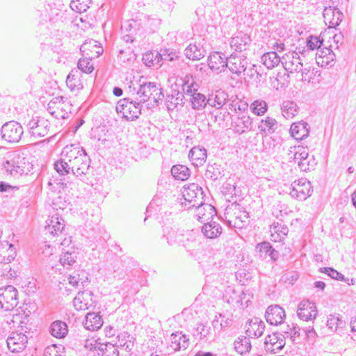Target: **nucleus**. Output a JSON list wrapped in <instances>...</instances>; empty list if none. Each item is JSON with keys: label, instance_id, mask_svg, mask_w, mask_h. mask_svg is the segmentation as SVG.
I'll return each instance as SVG.
<instances>
[{"label": "nucleus", "instance_id": "nucleus-12", "mask_svg": "<svg viewBox=\"0 0 356 356\" xmlns=\"http://www.w3.org/2000/svg\"><path fill=\"white\" fill-rule=\"evenodd\" d=\"M297 314L298 317L303 321L313 320L317 316L316 306L314 302L303 300L298 306Z\"/></svg>", "mask_w": 356, "mask_h": 356}, {"label": "nucleus", "instance_id": "nucleus-22", "mask_svg": "<svg viewBox=\"0 0 356 356\" xmlns=\"http://www.w3.org/2000/svg\"><path fill=\"white\" fill-rule=\"evenodd\" d=\"M186 56L193 60H199L206 55V50L200 43L190 44L185 49Z\"/></svg>", "mask_w": 356, "mask_h": 356}, {"label": "nucleus", "instance_id": "nucleus-17", "mask_svg": "<svg viewBox=\"0 0 356 356\" xmlns=\"http://www.w3.org/2000/svg\"><path fill=\"white\" fill-rule=\"evenodd\" d=\"M335 55L331 47L320 48L316 54V61L318 65L326 67L332 65L334 61Z\"/></svg>", "mask_w": 356, "mask_h": 356}, {"label": "nucleus", "instance_id": "nucleus-6", "mask_svg": "<svg viewBox=\"0 0 356 356\" xmlns=\"http://www.w3.org/2000/svg\"><path fill=\"white\" fill-rule=\"evenodd\" d=\"M8 349L13 353H20L25 349L28 343V337L25 333L20 330L13 331L6 340Z\"/></svg>", "mask_w": 356, "mask_h": 356}, {"label": "nucleus", "instance_id": "nucleus-1", "mask_svg": "<svg viewBox=\"0 0 356 356\" xmlns=\"http://www.w3.org/2000/svg\"><path fill=\"white\" fill-rule=\"evenodd\" d=\"M90 159L85 149L75 145L63 148L60 159L54 163V169L60 175L72 173L83 180L89 173Z\"/></svg>", "mask_w": 356, "mask_h": 356}, {"label": "nucleus", "instance_id": "nucleus-34", "mask_svg": "<svg viewBox=\"0 0 356 356\" xmlns=\"http://www.w3.org/2000/svg\"><path fill=\"white\" fill-rule=\"evenodd\" d=\"M235 350L243 355L249 353L251 350L252 346L250 339L245 336H239L234 343Z\"/></svg>", "mask_w": 356, "mask_h": 356}, {"label": "nucleus", "instance_id": "nucleus-48", "mask_svg": "<svg viewBox=\"0 0 356 356\" xmlns=\"http://www.w3.org/2000/svg\"><path fill=\"white\" fill-rule=\"evenodd\" d=\"M91 1V0H72L70 8L77 13H83L89 8Z\"/></svg>", "mask_w": 356, "mask_h": 356}, {"label": "nucleus", "instance_id": "nucleus-53", "mask_svg": "<svg viewBox=\"0 0 356 356\" xmlns=\"http://www.w3.org/2000/svg\"><path fill=\"white\" fill-rule=\"evenodd\" d=\"M111 134L106 126H99L95 130V138L99 141L105 142L108 140Z\"/></svg>", "mask_w": 356, "mask_h": 356}, {"label": "nucleus", "instance_id": "nucleus-37", "mask_svg": "<svg viewBox=\"0 0 356 356\" xmlns=\"http://www.w3.org/2000/svg\"><path fill=\"white\" fill-rule=\"evenodd\" d=\"M133 108L138 109L139 111H141L143 104L140 102L130 101L128 98H124L118 101L115 106L116 111H122L124 110L131 111Z\"/></svg>", "mask_w": 356, "mask_h": 356}, {"label": "nucleus", "instance_id": "nucleus-14", "mask_svg": "<svg viewBox=\"0 0 356 356\" xmlns=\"http://www.w3.org/2000/svg\"><path fill=\"white\" fill-rule=\"evenodd\" d=\"M93 293L90 291H81L74 298V305L77 310H86L94 304L92 300Z\"/></svg>", "mask_w": 356, "mask_h": 356}, {"label": "nucleus", "instance_id": "nucleus-25", "mask_svg": "<svg viewBox=\"0 0 356 356\" xmlns=\"http://www.w3.org/2000/svg\"><path fill=\"white\" fill-rule=\"evenodd\" d=\"M235 115H232L233 123L236 127L237 132H244L245 129H248L252 124V120L246 113H234Z\"/></svg>", "mask_w": 356, "mask_h": 356}, {"label": "nucleus", "instance_id": "nucleus-28", "mask_svg": "<svg viewBox=\"0 0 356 356\" xmlns=\"http://www.w3.org/2000/svg\"><path fill=\"white\" fill-rule=\"evenodd\" d=\"M227 95L221 90L216 91L215 94H212L209 97L207 103L211 107L216 109H221L226 105Z\"/></svg>", "mask_w": 356, "mask_h": 356}, {"label": "nucleus", "instance_id": "nucleus-18", "mask_svg": "<svg viewBox=\"0 0 356 356\" xmlns=\"http://www.w3.org/2000/svg\"><path fill=\"white\" fill-rule=\"evenodd\" d=\"M343 17V13L337 8H326L323 11L325 22L328 24L330 28L339 26Z\"/></svg>", "mask_w": 356, "mask_h": 356}, {"label": "nucleus", "instance_id": "nucleus-56", "mask_svg": "<svg viewBox=\"0 0 356 356\" xmlns=\"http://www.w3.org/2000/svg\"><path fill=\"white\" fill-rule=\"evenodd\" d=\"M321 273H326L331 278L337 280H345V277L341 273L332 268H322L320 269Z\"/></svg>", "mask_w": 356, "mask_h": 356}, {"label": "nucleus", "instance_id": "nucleus-27", "mask_svg": "<svg viewBox=\"0 0 356 356\" xmlns=\"http://www.w3.org/2000/svg\"><path fill=\"white\" fill-rule=\"evenodd\" d=\"M170 340V347L175 351H178L181 349L186 350L189 344L188 338L186 335L182 334L181 332L172 334Z\"/></svg>", "mask_w": 356, "mask_h": 356}, {"label": "nucleus", "instance_id": "nucleus-29", "mask_svg": "<svg viewBox=\"0 0 356 356\" xmlns=\"http://www.w3.org/2000/svg\"><path fill=\"white\" fill-rule=\"evenodd\" d=\"M270 232L271 241L280 242L287 235L289 229L282 222H276L270 226Z\"/></svg>", "mask_w": 356, "mask_h": 356}, {"label": "nucleus", "instance_id": "nucleus-31", "mask_svg": "<svg viewBox=\"0 0 356 356\" xmlns=\"http://www.w3.org/2000/svg\"><path fill=\"white\" fill-rule=\"evenodd\" d=\"M264 323L257 318L251 319L249 322V326L246 330V333L249 337H259L264 331Z\"/></svg>", "mask_w": 356, "mask_h": 356}, {"label": "nucleus", "instance_id": "nucleus-54", "mask_svg": "<svg viewBox=\"0 0 356 356\" xmlns=\"http://www.w3.org/2000/svg\"><path fill=\"white\" fill-rule=\"evenodd\" d=\"M91 58L88 56L84 58H80L78 62V68L85 73H91L93 70V65L91 63Z\"/></svg>", "mask_w": 356, "mask_h": 356}, {"label": "nucleus", "instance_id": "nucleus-33", "mask_svg": "<svg viewBox=\"0 0 356 356\" xmlns=\"http://www.w3.org/2000/svg\"><path fill=\"white\" fill-rule=\"evenodd\" d=\"M163 237L166 238L168 245H174L179 244L183 241L182 234L178 233L175 229L170 227H163Z\"/></svg>", "mask_w": 356, "mask_h": 356}, {"label": "nucleus", "instance_id": "nucleus-43", "mask_svg": "<svg viewBox=\"0 0 356 356\" xmlns=\"http://www.w3.org/2000/svg\"><path fill=\"white\" fill-rule=\"evenodd\" d=\"M289 156L290 159L293 160L298 165L300 161L307 159L309 153L303 147L298 146L294 147L293 150L290 149Z\"/></svg>", "mask_w": 356, "mask_h": 356}, {"label": "nucleus", "instance_id": "nucleus-41", "mask_svg": "<svg viewBox=\"0 0 356 356\" xmlns=\"http://www.w3.org/2000/svg\"><path fill=\"white\" fill-rule=\"evenodd\" d=\"M3 165L6 172H9L10 175L26 173L25 167L23 166L19 161L8 160L3 163Z\"/></svg>", "mask_w": 356, "mask_h": 356}, {"label": "nucleus", "instance_id": "nucleus-21", "mask_svg": "<svg viewBox=\"0 0 356 356\" xmlns=\"http://www.w3.org/2000/svg\"><path fill=\"white\" fill-rule=\"evenodd\" d=\"M45 230L53 236H58L64 229V220L58 216H52L46 221Z\"/></svg>", "mask_w": 356, "mask_h": 356}, {"label": "nucleus", "instance_id": "nucleus-7", "mask_svg": "<svg viewBox=\"0 0 356 356\" xmlns=\"http://www.w3.org/2000/svg\"><path fill=\"white\" fill-rule=\"evenodd\" d=\"M282 64L290 73L300 72L303 67L302 59L298 52L289 51L282 58Z\"/></svg>", "mask_w": 356, "mask_h": 356}, {"label": "nucleus", "instance_id": "nucleus-45", "mask_svg": "<svg viewBox=\"0 0 356 356\" xmlns=\"http://www.w3.org/2000/svg\"><path fill=\"white\" fill-rule=\"evenodd\" d=\"M99 356H118L119 352L115 346L112 343H106L100 344L98 347Z\"/></svg>", "mask_w": 356, "mask_h": 356}, {"label": "nucleus", "instance_id": "nucleus-51", "mask_svg": "<svg viewBox=\"0 0 356 356\" xmlns=\"http://www.w3.org/2000/svg\"><path fill=\"white\" fill-rule=\"evenodd\" d=\"M343 324L344 323L337 316L330 315L327 317V326L332 332H337Z\"/></svg>", "mask_w": 356, "mask_h": 356}, {"label": "nucleus", "instance_id": "nucleus-49", "mask_svg": "<svg viewBox=\"0 0 356 356\" xmlns=\"http://www.w3.org/2000/svg\"><path fill=\"white\" fill-rule=\"evenodd\" d=\"M177 97H175L173 95L168 96L165 101V105L168 111H172L178 106V105L181 104L183 95L177 92Z\"/></svg>", "mask_w": 356, "mask_h": 356}, {"label": "nucleus", "instance_id": "nucleus-36", "mask_svg": "<svg viewBox=\"0 0 356 356\" xmlns=\"http://www.w3.org/2000/svg\"><path fill=\"white\" fill-rule=\"evenodd\" d=\"M81 73L77 70L70 72L66 79V84L72 91L79 90L82 88L81 79Z\"/></svg>", "mask_w": 356, "mask_h": 356}, {"label": "nucleus", "instance_id": "nucleus-8", "mask_svg": "<svg viewBox=\"0 0 356 356\" xmlns=\"http://www.w3.org/2000/svg\"><path fill=\"white\" fill-rule=\"evenodd\" d=\"M50 123L48 120L44 118H33L28 123L27 127L31 136L44 137L49 131Z\"/></svg>", "mask_w": 356, "mask_h": 356}, {"label": "nucleus", "instance_id": "nucleus-40", "mask_svg": "<svg viewBox=\"0 0 356 356\" xmlns=\"http://www.w3.org/2000/svg\"><path fill=\"white\" fill-rule=\"evenodd\" d=\"M77 252L74 250L63 252L60 257V264L67 269L70 268L76 264Z\"/></svg>", "mask_w": 356, "mask_h": 356}, {"label": "nucleus", "instance_id": "nucleus-4", "mask_svg": "<svg viewBox=\"0 0 356 356\" xmlns=\"http://www.w3.org/2000/svg\"><path fill=\"white\" fill-rule=\"evenodd\" d=\"M17 290L11 285L0 288V307L10 311L18 305Z\"/></svg>", "mask_w": 356, "mask_h": 356}, {"label": "nucleus", "instance_id": "nucleus-20", "mask_svg": "<svg viewBox=\"0 0 356 356\" xmlns=\"http://www.w3.org/2000/svg\"><path fill=\"white\" fill-rule=\"evenodd\" d=\"M16 257L14 245L6 241H0V263L8 264Z\"/></svg>", "mask_w": 356, "mask_h": 356}, {"label": "nucleus", "instance_id": "nucleus-55", "mask_svg": "<svg viewBox=\"0 0 356 356\" xmlns=\"http://www.w3.org/2000/svg\"><path fill=\"white\" fill-rule=\"evenodd\" d=\"M97 41L90 40L84 42L80 48L81 51L89 58H93V49L97 46Z\"/></svg>", "mask_w": 356, "mask_h": 356}, {"label": "nucleus", "instance_id": "nucleus-57", "mask_svg": "<svg viewBox=\"0 0 356 356\" xmlns=\"http://www.w3.org/2000/svg\"><path fill=\"white\" fill-rule=\"evenodd\" d=\"M314 69H312V67L306 64L305 67H302L301 72L302 81H306L307 83H310L312 81L314 75Z\"/></svg>", "mask_w": 356, "mask_h": 356}, {"label": "nucleus", "instance_id": "nucleus-11", "mask_svg": "<svg viewBox=\"0 0 356 356\" xmlns=\"http://www.w3.org/2000/svg\"><path fill=\"white\" fill-rule=\"evenodd\" d=\"M248 65L246 56L244 54L238 56L232 54L227 58V67L233 73L237 75L245 72Z\"/></svg>", "mask_w": 356, "mask_h": 356}, {"label": "nucleus", "instance_id": "nucleus-50", "mask_svg": "<svg viewBox=\"0 0 356 356\" xmlns=\"http://www.w3.org/2000/svg\"><path fill=\"white\" fill-rule=\"evenodd\" d=\"M157 52H147L143 56V63L149 67H156L159 65V58Z\"/></svg>", "mask_w": 356, "mask_h": 356}, {"label": "nucleus", "instance_id": "nucleus-3", "mask_svg": "<svg viewBox=\"0 0 356 356\" xmlns=\"http://www.w3.org/2000/svg\"><path fill=\"white\" fill-rule=\"evenodd\" d=\"M23 133L21 124L14 120L4 123L1 129V138L9 143H18Z\"/></svg>", "mask_w": 356, "mask_h": 356}, {"label": "nucleus", "instance_id": "nucleus-58", "mask_svg": "<svg viewBox=\"0 0 356 356\" xmlns=\"http://www.w3.org/2000/svg\"><path fill=\"white\" fill-rule=\"evenodd\" d=\"M245 73L247 74V76H250L253 81L256 82L259 81L262 76L258 70V67L255 65H253L248 70L246 69Z\"/></svg>", "mask_w": 356, "mask_h": 356}, {"label": "nucleus", "instance_id": "nucleus-35", "mask_svg": "<svg viewBox=\"0 0 356 356\" xmlns=\"http://www.w3.org/2000/svg\"><path fill=\"white\" fill-rule=\"evenodd\" d=\"M307 125L306 122H302L293 123L290 129L291 136L296 140H302L305 137L308 136L309 129Z\"/></svg>", "mask_w": 356, "mask_h": 356}, {"label": "nucleus", "instance_id": "nucleus-44", "mask_svg": "<svg viewBox=\"0 0 356 356\" xmlns=\"http://www.w3.org/2000/svg\"><path fill=\"white\" fill-rule=\"evenodd\" d=\"M245 294L243 292L236 293V290L229 286L226 291L224 297L226 298L227 302L229 304L241 303L243 304V298Z\"/></svg>", "mask_w": 356, "mask_h": 356}, {"label": "nucleus", "instance_id": "nucleus-30", "mask_svg": "<svg viewBox=\"0 0 356 356\" xmlns=\"http://www.w3.org/2000/svg\"><path fill=\"white\" fill-rule=\"evenodd\" d=\"M103 325L102 316L96 313H88L86 316L84 327L88 330L94 331L99 329Z\"/></svg>", "mask_w": 356, "mask_h": 356}, {"label": "nucleus", "instance_id": "nucleus-19", "mask_svg": "<svg viewBox=\"0 0 356 356\" xmlns=\"http://www.w3.org/2000/svg\"><path fill=\"white\" fill-rule=\"evenodd\" d=\"M281 138L278 136H265L263 138V151L268 154H273L277 152L281 147Z\"/></svg>", "mask_w": 356, "mask_h": 356}, {"label": "nucleus", "instance_id": "nucleus-62", "mask_svg": "<svg viewBox=\"0 0 356 356\" xmlns=\"http://www.w3.org/2000/svg\"><path fill=\"white\" fill-rule=\"evenodd\" d=\"M196 332L200 339H204L210 334L211 327L205 324L200 323L197 325Z\"/></svg>", "mask_w": 356, "mask_h": 356}, {"label": "nucleus", "instance_id": "nucleus-42", "mask_svg": "<svg viewBox=\"0 0 356 356\" xmlns=\"http://www.w3.org/2000/svg\"><path fill=\"white\" fill-rule=\"evenodd\" d=\"M67 326L65 323L56 321L51 323L50 327V332L52 336L56 338H63L67 333Z\"/></svg>", "mask_w": 356, "mask_h": 356}, {"label": "nucleus", "instance_id": "nucleus-32", "mask_svg": "<svg viewBox=\"0 0 356 356\" xmlns=\"http://www.w3.org/2000/svg\"><path fill=\"white\" fill-rule=\"evenodd\" d=\"M179 81L183 92L186 95L192 94L198 90L199 86L191 75H186L184 78H180Z\"/></svg>", "mask_w": 356, "mask_h": 356}, {"label": "nucleus", "instance_id": "nucleus-24", "mask_svg": "<svg viewBox=\"0 0 356 356\" xmlns=\"http://www.w3.org/2000/svg\"><path fill=\"white\" fill-rule=\"evenodd\" d=\"M208 65L212 70L220 72L225 67H227V58L222 57L221 53L214 52L209 57Z\"/></svg>", "mask_w": 356, "mask_h": 356}, {"label": "nucleus", "instance_id": "nucleus-60", "mask_svg": "<svg viewBox=\"0 0 356 356\" xmlns=\"http://www.w3.org/2000/svg\"><path fill=\"white\" fill-rule=\"evenodd\" d=\"M257 249L260 253V257L266 259L272 249V246L268 242H263L257 245Z\"/></svg>", "mask_w": 356, "mask_h": 356}, {"label": "nucleus", "instance_id": "nucleus-5", "mask_svg": "<svg viewBox=\"0 0 356 356\" xmlns=\"http://www.w3.org/2000/svg\"><path fill=\"white\" fill-rule=\"evenodd\" d=\"M290 189V195L298 200H305L313 191L310 181L305 178L294 181Z\"/></svg>", "mask_w": 356, "mask_h": 356}, {"label": "nucleus", "instance_id": "nucleus-26", "mask_svg": "<svg viewBox=\"0 0 356 356\" xmlns=\"http://www.w3.org/2000/svg\"><path fill=\"white\" fill-rule=\"evenodd\" d=\"M202 232L208 238H216L222 233V227L215 221H209L204 223Z\"/></svg>", "mask_w": 356, "mask_h": 356}, {"label": "nucleus", "instance_id": "nucleus-64", "mask_svg": "<svg viewBox=\"0 0 356 356\" xmlns=\"http://www.w3.org/2000/svg\"><path fill=\"white\" fill-rule=\"evenodd\" d=\"M60 350V348L56 345L49 346L44 349V356H63Z\"/></svg>", "mask_w": 356, "mask_h": 356}, {"label": "nucleus", "instance_id": "nucleus-38", "mask_svg": "<svg viewBox=\"0 0 356 356\" xmlns=\"http://www.w3.org/2000/svg\"><path fill=\"white\" fill-rule=\"evenodd\" d=\"M261 62L268 69H272L282 63V58L276 52L270 51L262 56Z\"/></svg>", "mask_w": 356, "mask_h": 356}, {"label": "nucleus", "instance_id": "nucleus-9", "mask_svg": "<svg viewBox=\"0 0 356 356\" xmlns=\"http://www.w3.org/2000/svg\"><path fill=\"white\" fill-rule=\"evenodd\" d=\"M141 98V101L144 102L152 99L156 101L161 95V89L156 85L155 83L147 82L140 84L139 89L136 92Z\"/></svg>", "mask_w": 356, "mask_h": 356}, {"label": "nucleus", "instance_id": "nucleus-10", "mask_svg": "<svg viewBox=\"0 0 356 356\" xmlns=\"http://www.w3.org/2000/svg\"><path fill=\"white\" fill-rule=\"evenodd\" d=\"M285 336L281 333L274 332L266 337L264 348L267 352L276 353L285 345Z\"/></svg>", "mask_w": 356, "mask_h": 356}, {"label": "nucleus", "instance_id": "nucleus-46", "mask_svg": "<svg viewBox=\"0 0 356 356\" xmlns=\"http://www.w3.org/2000/svg\"><path fill=\"white\" fill-rule=\"evenodd\" d=\"M288 77L289 76L285 74H281L278 73L276 76L270 78V86L276 90L285 88L288 86Z\"/></svg>", "mask_w": 356, "mask_h": 356}, {"label": "nucleus", "instance_id": "nucleus-23", "mask_svg": "<svg viewBox=\"0 0 356 356\" xmlns=\"http://www.w3.org/2000/svg\"><path fill=\"white\" fill-rule=\"evenodd\" d=\"M207 157V150L204 147H193L188 153V158L194 165H202Z\"/></svg>", "mask_w": 356, "mask_h": 356}, {"label": "nucleus", "instance_id": "nucleus-61", "mask_svg": "<svg viewBox=\"0 0 356 356\" xmlns=\"http://www.w3.org/2000/svg\"><path fill=\"white\" fill-rule=\"evenodd\" d=\"M315 160L314 159H309L308 156L307 159H305L302 161H300L298 166L301 171L307 172L313 168L315 166Z\"/></svg>", "mask_w": 356, "mask_h": 356}, {"label": "nucleus", "instance_id": "nucleus-16", "mask_svg": "<svg viewBox=\"0 0 356 356\" xmlns=\"http://www.w3.org/2000/svg\"><path fill=\"white\" fill-rule=\"evenodd\" d=\"M266 319L271 325H277L283 322L286 315L284 310L279 305L269 306L266 312Z\"/></svg>", "mask_w": 356, "mask_h": 356}, {"label": "nucleus", "instance_id": "nucleus-39", "mask_svg": "<svg viewBox=\"0 0 356 356\" xmlns=\"http://www.w3.org/2000/svg\"><path fill=\"white\" fill-rule=\"evenodd\" d=\"M171 174L175 179L185 181L191 175V170L184 165H175L171 168Z\"/></svg>", "mask_w": 356, "mask_h": 356}, {"label": "nucleus", "instance_id": "nucleus-15", "mask_svg": "<svg viewBox=\"0 0 356 356\" xmlns=\"http://www.w3.org/2000/svg\"><path fill=\"white\" fill-rule=\"evenodd\" d=\"M251 44V39L249 35L243 32L238 33L232 38L230 46L235 51L241 53L245 51Z\"/></svg>", "mask_w": 356, "mask_h": 356}, {"label": "nucleus", "instance_id": "nucleus-52", "mask_svg": "<svg viewBox=\"0 0 356 356\" xmlns=\"http://www.w3.org/2000/svg\"><path fill=\"white\" fill-rule=\"evenodd\" d=\"M323 40L320 37L310 35L307 39V47L310 50H318L323 45Z\"/></svg>", "mask_w": 356, "mask_h": 356}, {"label": "nucleus", "instance_id": "nucleus-2", "mask_svg": "<svg viewBox=\"0 0 356 356\" xmlns=\"http://www.w3.org/2000/svg\"><path fill=\"white\" fill-rule=\"evenodd\" d=\"M182 196L184 201L181 202V204L188 209L194 208L203 202L202 188L195 183L183 188Z\"/></svg>", "mask_w": 356, "mask_h": 356}, {"label": "nucleus", "instance_id": "nucleus-13", "mask_svg": "<svg viewBox=\"0 0 356 356\" xmlns=\"http://www.w3.org/2000/svg\"><path fill=\"white\" fill-rule=\"evenodd\" d=\"M195 208L197 219L202 223L209 222L216 215L215 207L209 204L202 202V204H199Z\"/></svg>", "mask_w": 356, "mask_h": 356}, {"label": "nucleus", "instance_id": "nucleus-63", "mask_svg": "<svg viewBox=\"0 0 356 356\" xmlns=\"http://www.w3.org/2000/svg\"><path fill=\"white\" fill-rule=\"evenodd\" d=\"M298 107L297 104L291 100H285L281 105V110L282 111H297Z\"/></svg>", "mask_w": 356, "mask_h": 356}, {"label": "nucleus", "instance_id": "nucleus-47", "mask_svg": "<svg viewBox=\"0 0 356 356\" xmlns=\"http://www.w3.org/2000/svg\"><path fill=\"white\" fill-rule=\"evenodd\" d=\"M192 96L191 99L193 108L195 110H200L206 106L207 104L206 102V97L204 95L200 93L193 92L190 94Z\"/></svg>", "mask_w": 356, "mask_h": 356}, {"label": "nucleus", "instance_id": "nucleus-59", "mask_svg": "<svg viewBox=\"0 0 356 356\" xmlns=\"http://www.w3.org/2000/svg\"><path fill=\"white\" fill-rule=\"evenodd\" d=\"M252 111H267L268 104L263 99H257L250 105Z\"/></svg>", "mask_w": 356, "mask_h": 356}]
</instances>
